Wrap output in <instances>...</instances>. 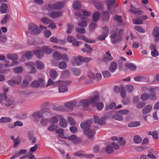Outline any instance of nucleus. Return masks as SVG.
Segmentation results:
<instances>
[{
    "mask_svg": "<svg viewBox=\"0 0 159 159\" xmlns=\"http://www.w3.org/2000/svg\"><path fill=\"white\" fill-rule=\"evenodd\" d=\"M93 118L94 122L96 123H98L100 125H103L106 123V117L104 116L99 119L98 116H94Z\"/></svg>",
    "mask_w": 159,
    "mask_h": 159,
    "instance_id": "12",
    "label": "nucleus"
},
{
    "mask_svg": "<svg viewBox=\"0 0 159 159\" xmlns=\"http://www.w3.org/2000/svg\"><path fill=\"white\" fill-rule=\"evenodd\" d=\"M135 81L139 82L144 81L145 80V78L144 76H137L134 78Z\"/></svg>",
    "mask_w": 159,
    "mask_h": 159,
    "instance_id": "60",
    "label": "nucleus"
},
{
    "mask_svg": "<svg viewBox=\"0 0 159 159\" xmlns=\"http://www.w3.org/2000/svg\"><path fill=\"white\" fill-rule=\"evenodd\" d=\"M113 59V57L111 56V53L109 51L106 52L105 54L103 56V61L105 62H109Z\"/></svg>",
    "mask_w": 159,
    "mask_h": 159,
    "instance_id": "17",
    "label": "nucleus"
},
{
    "mask_svg": "<svg viewBox=\"0 0 159 159\" xmlns=\"http://www.w3.org/2000/svg\"><path fill=\"white\" fill-rule=\"evenodd\" d=\"M64 4L65 3L63 2H57L55 3V5H56L55 6L58 7V8H57V10L63 8L64 6Z\"/></svg>",
    "mask_w": 159,
    "mask_h": 159,
    "instance_id": "49",
    "label": "nucleus"
},
{
    "mask_svg": "<svg viewBox=\"0 0 159 159\" xmlns=\"http://www.w3.org/2000/svg\"><path fill=\"white\" fill-rule=\"evenodd\" d=\"M150 98L149 95L147 93L142 94L141 95V99L143 100H146Z\"/></svg>",
    "mask_w": 159,
    "mask_h": 159,
    "instance_id": "57",
    "label": "nucleus"
},
{
    "mask_svg": "<svg viewBox=\"0 0 159 159\" xmlns=\"http://www.w3.org/2000/svg\"><path fill=\"white\" fill-rule=\"evenodd\" d=\"M64 82H66L65 83H69V84H70V82H66V81H64ZM64 84H62V85L60 86L58 88V89L60 92H66L68 90L67 88L65 85H63ZM66 85H68V84H66Z\"/></svg>",
    "mask_w": 159,
    "mask_h": 159,
    "instance_id": "31",
    "label": "nucleus"
},
{
    "mask_svg": "<svg viewBox=\"0 0 159 159\" xmlns=\"http://www.w3.org/2000/svg\"><path fill=\"white\" fill-rule=\"evenodd\" d=\"M124 34V30L121 29L120 30L118 34L116 33H114L111 35V38L112 39L111 42L112 44H115L121 41V36Z\"/></svg>",
    "mask_w": 159,
    "mask_h": 159,
    "instance_id": "1",
    "label": "nucleus"
},
{
    "mask_svg": "<svg viewBox=\"0 0 159 159\" xmlns=\"http://www.w3.org/2000/svg\"><path fill=\"white\" fill-rule=\"evenodd\" d=\"M7 58L9 59L12 60H16L18 57V56L17 55L14 54H8L7 55Z\"/></svg>",
    "mask_w": 159,
    "mask_h": 159,
    "instance_id": "36",
    "label": "nucleus"
},
{
    "mask_svg": "<svg viewBox=\"0 0 159 159\" xmlns=\"http://www.w3.org/2000/svg\"><path fill=\"white\" fill-rule=\"evenodd\" d=\"M152 106L151 104H148L145 106L142 109V113L145 115L150 113L152 110Z\"/></svg>",
    "mask_w": 159,
    "mask_h": 159,
    "instance_id": "14",
    "label": "nucleus"
},
{
    "mask_svg": "<svg viewBox=\"0 0 159 159\" xmlns=\"http://www.w3.org/2000/svg\"><path fill=\"white\" fill-rule=\"evenodd\" d=\"M68 123L72 126H74L76 124V121L73 118L70 116H68L67 118Z\"/></svg>",
    "mask_w": 159,
    "mask_h": 159,
    "instance_id": "46",
    "label": "nucleus"
},
{
    "mask_svg": "<svg viewBox=\"0 0 159 159\" xmlns=\"http://www.w3.org/2000/svg\"><path fill=\"white\" fill-rule=\"evenodd\" d=\"M135 30L139 33H144L145 30L143 29V28L139 25H135L134 27Z\"/></svg>",
    "mask_w": 159,
    "mask_h": 159,
    "instance_id": "52",
    "label": "nucleus"
},
{
    "mask_svg": "<svg viewBox=\"0 0 159 159\" xmlns=\"http://www.w3.org/2000/svg\"><path fill=\"white\" fill-rule=\"evenodd\" d=\"M109 13L107 11H103L102 13L101 19L103 21H106L109 20Z\"/></svg>",
    "mask_w": 159,
    "mask_h": 159,
    "instance_id": "26",
    "label": "nucleus"
},
{
    "mask_svg": "<svg viewBox=\"0 0 159 159\" xmlns=\"http://www.w3.org/2000/svg\"><path fill=\"white\" fill-rule=\"evenodd\" d=\"M148 134L149 135H151L153 138L155 139H158L157 133L156 131H154L152 132L149 131L148 133Z\"/></svg>",
    "mask_w": 159,
    "mask_h": 159,
    "instance_id": "54",
    "label": "nucleus"
},
{
    "mask_svg": "<svg viewBox=\"0 0 159 159\" xmlns=\"http://www.w3.org/2000/svg\"><path fill=\"white\" fill-rule=\"evenodd\" d=\"M80 59L81 63L83 62L88 63L92 60L91 58L87 57H84L80 56Z\"/></svg>",
    "mask_w": 159,
    "mask_h": 159,
    "instance_id": "43",
    "label": "nucleus"
},
{
    "mask_svg": "<svg viewBox=\"0 0 159 159\" xmlns=\"http://www.w3.org/2000/svg\"><path fill=\"white\" fill-rule=\"evenodd\" d=\"M100 17V12L98 11H96L93 14V20L94 22H96L98 20Z\"/></svg>",
    "mask_w": 159,
    "mask_h": 159,
    "instance_id": "24",
    "label": "nucleus"
},
{
    "mask_svg": "<svg viewBox=\"0 0 159 159\" xmlns=\"http://www.w3.org/2000/svg\"><path fill=\"white\" fill-rule=\"evenodd\" d=\"M25 66L30 70L31 73H34L36 72V70L34 66L35 64L33 62L29 61L25 63Z\"/></svg>",
    "mask_w": 159,
    "mask_h": 159,
    "instance_id": "13",
    "label": "nucleus"
},
{
    "mask_svg": "<svg viewBox=\"0 0 159 159\" xmlns=\"http://www.w3.org/2000/svg\"><path fill=\"white\" fill-rule=\"evenodd\" d=\"M61 55L60 53L57 52H55L53 53V58L57 60H61Z\"/></svg>",
    "mask_w": 159,
    "mask_h": 159,
    "instance_id": "37",
    "label": "nucleus"
},
{
    "mask_svg": "<svg viewBox=\"0 0 159 159\" xmlns=\"http://www.w3.org/2000/svg\"><path fill=\"white\" fill-rule=\"evenodd\" d=\"M152 34L156 41L159 42V27H154L152 30Z\"/></svg>",
    "mask_w": 159,
    "mask_h": 159,
    "instance_id": "10",
    "label": "nucleus"
},
{
    "mask_svg": "<svg viewBox=\"0 0 159 159\" xmlns=\"http://www.w3.org/2000/svg\"><path fill=\"white\" fill-rule=\"evenodd\" d=\"M81 39L86 42L89 43H94L95 42V40L90 39L86 38V37L83 35L82 36Z\"/></svg>",
    "mask_w": 159,
    "mask_h": 159,
    "instance_id": "53",
    "label": "nucleus"
},
{
    "mask_svg": "<svg viewBox=\"0 0 159 159\" xmlns=\"http://www.w3.org/2000/svg\"><path fill=\"white\" fill-rule=\"evenodd\" d=\"M7 8V5L6 4L3 3L2 4L0 8L1 12L2 14L6 13L8 9Z\"/></svg>",
    "mask_w": 159,
    "mask_h": 159,
    "instance_id": "33",
    "label": "nucleus"
},
{
    "mask_svg": "<svg viewBox=\"0 0 159 159\" xmlns=\"http://www.w3.org/2000/svg\"><path fill=\"white\" fill-rule=\"evenodd\" d=\"M26 150L25 149H21L20 151L17 153L14 154V156H15L16 158L20 155L24 154L26 152Z\"/></svg>",
    "mask_w": 159,
    "mask_h": 159,
    "instance_id": "58",
    "label": "nucleus"
},
{
    "mask_svg": "<svg viewBox=\"0 0 159 159\" xmlns=\"http://www.w3.org/2000/svg\"><path fill=\"white\" fill-rule=\"evenodd\" d=\"M35 65L37 68L39 70L43 69L44 67V63L40 61H36L35 62Z\"/></svg>",
    "mask_w": 159,
    "mask_h": 159,
    "instance_id": "29",
    "label": "nucleus"
},
{
    "mask_svg": "<svg viewBox=\"0 0 159 159\" xmlns=\"http://www.w3.org/2000/svg\"><path fill=\"white\" fill-rule=\"evenodd\" d=\"M11 121V119L7 117H2L0 119V122L1 123L9 122Z\"/></svg>",
    "mask_w": 159,
    "mask_h": 159,
    "instance_id": "51",
    "label": "nucleus"
},
{
    "mask_svg": "<svg viewBox=\"0 0 159 159\" xmlns=\"http://www.w3.org/2000/svg\"><path fill=\"white\" fill-rule=\"evenodd\" d=\"M84 132L85 134L89 138H92L95 133L94 129H91L85 131Z\"/></svg>",
    "mask_w": 159,
    "mask_h": 159,
    "instance_id": "27",
    "label": "nucleus"
},
{
    "mask_svg": "<svg viewBox=\"0 0 159 159\" xmlns=\"http://www.w3.org/2000/svg\"><path fill=\"white\" fill-rule=\"evenodd\" d=\"M92 121L91 120H88L87 121L83 122L81 123L80 126L84 130V132L88 130L91 129L90 128V124L92 123Z\"/></svg>",
    "mask_w": 159,
    "mask_h": 159,
    "instance_id": "6",
    "label": "nucleus"
},
{
    "mask_svg": "<svg viewBox=\"0 0 159 159\" xmlns=\"http://www.w3.org/2000/svg\"><path fill=\"white\" fill-rule=\"evenodd\" d=\"M102 74L103 77L106 78L109 77L111 76L110 73L107 70L103 71Z\"/></svg>",
    "mask_w": 159,
    "mask_h": 159,
    "instance_id": "62",
    "label": "nucleus"
},
{
    "mask_svg": "<svg viewBox=\"0 0 159 159\" xmlns=\"http://www.w3.org/2000/svg\"><path fill=\"white\" fill-rule=\"evenodd\" d=\"M43 111L41 110V111H38L34 112L32 114L33 120L34 121H37L38 120L37 117L39 118H42L43 117Z\"/></svg>",
    "mask_w": 159,
    "mask_h": 159,
    "instance_id": "9",
    "label": "nucleus"
},
{
    "mask_svg": "<svg viewBox=\"0 0 159 159\" xmlns=\"http://www.w3.org/2000/svg\"><path fill=\"white\" fill-rule=\"evenodd\" d=\"M58 66L61 69H64L66 67V63L65 62H61L59 64Z\"/></svg>",
    "mask_w": 159,
    "mask_h": 159,
    "instance_id": "59",
    "label": "nucleus"
},
{
    "mask_svg": "<svg viewBox=\"0 0 159 159\" xmlns=\"http://www.w3.org/2000/svg\"><path fill=\"white\" fill-rule=\"evenodd\" d=\"M55 132L58 134V136L62 139H66L67 136L65 135L64 130L63 129L60 128L58 129L55 131Z\"/></svg>",
    "mask_w": 159,
    "mask_h": 159,
    "instance_id": "20",
    "label": "nucleus"
},
{
    "mask_svg": "<svg viewBox=\"0 0 159 159\" xmlns=\"http://www.w3.org/2000/svg\"><path fill=\"white\" fill-rule=\"evenodd\" d=\"M42 50H36L33 52L37 57L40 58L43 57V53Z\"/></svg>",
    "mask_w": 159,
    "mask_h": 159,
    "instance_id": "34",
    "label": "nucleus"
},
{
    "mask_svg": "<svg viewBox=\"0 0 159 159\" xmlns=\"http://www.w3.org/2000/svg\"><path fill=\"white\" fill-rule=\"evenodd\" d=\"M140 125L138 121H133L128 123V126L129 127H134L139 126Z\"/></svg>",
    "mask_w": 159,
    "mask_h": 159,
    "instance_id": "35",
    "label": "nucleus"
},
{
    "mask_svg": "<svg viewBox=\"0 0 159 159\" xmlns=\"http://www.w3.org/2000/svg\"><path fill=\"white\" fill-rule=\"evenodd\" d=\"M48 16L52 18H56L61 16L63 12L60 11H52L48 14Z\"/></svg>",
    "mask_w": 159,
    "mask_h": 159,
    "instance_id": "8",
    "label": "nucleus"
},
{
    "mask_svg": "<svg viewBox=\"0 0 159 159\" xmlns=\"http://www.w3.org/2000/svg\"><path fill=\"white\" fill-rule=\"evenodd\" d=\"M71 63L74 65H75L76 64L77 66L81 65L82 63L80 59V56H79L78 57H73L71 60Z\"/></svg>",
    "mask_w": 159,
    "mask_h": 159,
    "instance_id": "16",
    "label": "nucleus"
},
{
    "mask_svg": "<svg viewBox=\"0 0 159 159\" xmlns=\"http://www.w3.org/2000/svg\"><path fill=\"white\" fill-rule=\"evenodd\" d=\"M132 22L134 24H141L143 23V21L139 17L137 19H134L132 20Z\"/></svg>",
    "mask_w": 159,
    "mask_h": 159,
    "instance_id": "47",
    "label": "nucleus"
},
{
    "mask_svg": "<svg viewBox=\"0 0 159 159\" xmlns=\"http://www.w3.org/2000/svg\"><path fill=\"white\" fill-rule=\"evenodd\" d=\"M117 67V64L116 62H111L108 68V70L112 72H114Z\"/></svg>",
    "mask_w": 159,
    "mask_h": 159,
    "instance_id": "25",
    "label": "nucleus"
},
{
    "mask_svg": "<svg viewBox=\"0 0 159 159\" xmlns=\"http://www.w3.org/2000/svg\"><path fill=\"white\" fill-rule=\"evenodd\" d=\"M73 8L76 10H78L81 7L80 2L79 1H75L73 4Z\"/></svg>",
    "mask_w": 159,
    "mask_h": 159,
    "instance_id": "44",
    "label": "nucleus"
},
{
    "mask_svg": "<svg viewBox=\"0 0 159 159\" xmlns=\"http://www.w3.org/2000/svg\"><path fill=\"white\" fill-rule=\"evenodd\" d=\"M67 139L69 141L74 144H78L80 143L82 139L81 138L78 137L75 134H73L69 137H67Z\"/></svg>",
    "mask_w": 159,
    "mask_h": 159,
    "instance_id": "5",
    "label": "nucleus"
},
{
    "mask_svg": "<svg viewBox=\"0 0 159 159\" xmlns=\"http://www.w3.org/2000/svg\"><path fill=\"white\" fill-rule=\"evenodd\" d=\"M78 26L82 27H85L87 25V23L85 21L82 20V21L79 22L77 24Z\"/></svg>",
    "mask_w": 159,
    "mask_h": 159,
    "instance_id": "55",
    "label": "nucleus"
},
{
    "mask_svg": "<svg viewBox=\"0 0 159 159\" xmlns=\"http://www.w3.org/2000/svg\"><path fill=\"white\" fill-rule=\"evenodd\" d=\"M25 57L28 60H30L33 56V53L31 51H28L24 52Z\"/></svg>",
    "mask_w": 159,
    "mask_h": 159,
    "instance_id": "40",
    "label": "nucleus"
},
{
    "mask_svg": "<svg viewBox=\"0 0 159 159\" xmlns=\"http://www.w3.org/2000/svg\"><path fill=\"white\" fill-rule=\"evenodd\" d=\"M78 103L79 105V107L81 106L84 107H88L90 104L89 99H83L80 101L79 102H78Z\"/></svg>",
    "mask_w": 159,
    "mask_h": 159,
    "instance_id": "19",
    "label": "nucleus"
},
{
    "mask_svg": "<svg viewBox=\"0 0 159 159\" xmlns=\"http://www.w3.org/2000/svg\"><path fill=\"white\" fill-rule=\"evenodd\" d=\"M103 30L102 32V35L98 36L97 39L99 41L104 40L106 37L107 36L109 33V30L108 27L105 26L102 28Z\"/></svg>",
    "mask_w": 159,
    "mask_h": 159,
    "instance_id": "4",
    "label": "nucleus"
},
{
    "mask_svg": "<svg viewBox=\"0 0 159 159\" xmlns=\"http://www.w3.org/2000/svg\"><path fill=\"white\" fill-rule=\"evenodd\" d=\"M106 152L107 154H110L114 152V150L112 146L110 144H107L106 148Z\"/></svg>",
    "mask_w": 159,
    "mask_h": 159,
    "instance_id": "45",
    "label": "nucleus"
},
{
    "mask_svg": "<svg viewBox=\"0 0 159 159\" xmlns=\"http://www.w3.org/2000/svg\"><path fill=\"white\" fill-rule=\"evenodd\" d=\"M73 155L78 157H85L87 158H92L94 157V155L92 154H83L79 152H76Z\"/></svg>",
    "mask_w": 159,
    "mask_h": 159,
    "instance_id": "22",
    "label": "nucleus"
},
{
    "mask_svg": "<svg viewBox=\"0 0 159 159\" xmlns=\"http://www.w3.org/2000/svg\"><path fill=\"white\" fill-rule=\"evenodd\" d=\"M95 7L98 9L102 10L103 8V4L101 3H97L95 4Z\"/></svg>",
    "mask_w": 159,
    "mask_h": 159,
    "instance_id": "64",
    "label": "nucleus"
},
{
    "mask_svg": "<svg viewBox=\"0 0 159 159\" xmlns=\"http://www.w3.org/2000/svg\"><path fill=\"white\" fill-rule=\"evenodd\" d=\"M43 52L47 54L51 53L52 52V49L48 46H44L41 48Z\"/></svg>",
    "mask_w": 159,
    "mask_h": 159,
    "instance_id": "23",
    "label": "nucleus"
},
{
    "mask_svg": "<svg viewBox=\"0 0 159 159\" xmlns=\"http://www.w3.org/2000/svg\"><path fill=\"white\" fill-rule=\"evenodd\" d=\"M96 27V24L95 23H91L89 25V28L90 31H92L94 30Z\"/></svg>",
    "mask_w": 159,
    "mask_h": 159,
    "instance_id": "63",
    "label": "nucleus"
},
{
    "mask_svg": "<svg viewBox=\"0 0 159 159\" xmlns=\"http://www.w3.org/2000/svg\"><path fill=\"white\" fill-rule=\"evenodd\" d=\"M120 92L121 96L123 98H125L126 96V93L125 88L123 86H120Z\"/></svg>",
    "mask_w": 159,
    "mask_h": 159,
    "instance_id": "50",
    "label": "nucleus"
},
{
    "mask_svg": "<svg viewBox=\"0 0 159 159\" xmlns=\"http://www.w3.org/2000/svg\"><path fill=\"white\" fill-rule=\"evenodd\" d=\"M65 106L68 111H71L75 107H79L78 102L75 101L68 102L65 104Z\"/></svg>",
    "mask_w": 159,
    "mask_h": 159,
    "instance_id": "2",
    "label": "nucleus"
},
{
    "mask_svg": "<svg viewBox=\"0 0 159 159\" xmlns=\"http://www.w3.org/2000/svg\"><path fill=\"white\" fill-rule=\"evenodd\" d=\"M40 21L42 23L46 24H49L52 22V20L46 17H43L40 19Z\"/></svg>",
    "mask_w": 159,
    "mask_h": 159,
    "instance_id": "32",
    "label": "nucleus"
},
{
    "mask_svg": "<svg viewBox=\"0 0 159 159\" xmlns=\"http://www.w3.org/2000/svg\"><path fill=\"white\" fill-rule=\"evenodd\" d=\"M113 118L118 120H122L123 119V117L120 114H119V111L116 113L114 114L112 116Z\"/></svg>",
    "mask_w": 159,
    "mask_h": 159,
    "instance_id": "38",
    "label": "nucleus"
},
{
    "mask_svg": "<svg viewBox=\"0 0 159 159\" xmlns=\"http://www.w3.org/2000/svg\"><path fill=\"white\" fill-rule=\"evenodd\" d=\"M66 82H63L61 80H59L56 82H54L52 80L50 79H49L47 84L46 85V87H48L51 85H53L55 86H58L60 84H68L69 83H65Z\"/></svg>",
    "mask_w": 159,
    "mask_h": 159,
    "instance_id": "7",
    "label": "nucleus"
},
{
    "mask_svg": "<svg viewBox=\"0 0 159 159\" xmlns=\"http://www.w3.org/2000/svg\"><path fill=\"white\" fill-rule=\"evenodd\" d=\"M116 2V0H110L107 1V8L108 10L110 11V12L112 13L110 10L112 8V7H113V5H114Z\"/></svg>",
    "mask_w": 159,
    "mask_h": 159,
    "instance_id": "28",
    "label": "nucleus"
},
{
    "mask_svg": "<svg viewBox=\"0 0 159 159\" xmlns=\"http://www.w3.org/2000/svg\"><path fill=\"white\" fill-rule=\"evenodd\" d=\"M99 96L98 93H96V94L94 96L89 98L90 103L93 106H96L97 103L99 101Z\"/></svg>",
    "mask_w": 159,
    "mask_h": 159,
    "instance_id": "11",
    "label": "nucleus"
},
{
    "mask_svg": "<svg viewBox=\"0 0 159 159\" xmlns=\"http://www.w3.org/2000/svg\"><path fill=\"white\" fill-rule=\"evenodd\" d=\"M111 139L113 141H117L120 146H124L126 144L125 140L121 137L118 138L116 136H113L111 137Z\"/></svg>",
    "mask_w": 159,
    "mask_h": 159,
    "instance_id": "15",
    "label": "nucleus"
},
{
    "mask_svg": "<svg viewBox=\"0 0 159 159\" xmlns=\"http://www.w3.org/2000/svg\"><path fill=\"white\" fill-rule=\"evenodd\" d=\"M116 104L115 102H112L110 105H107L105 108V110L107 111L109 109H116Z\"/></svg>",
    "mask_w": 159,
    "mask_h": 159,
    "instance_id": "42",
    "label": "nucleus"
},
{
    "mask_svg": "<svg viewBox=\"0 0 159 159\" xmlns=\"http://www.w3.org/2000/svg\"><path fill=\"white\" fill-rule=\"evenodd\" d=\"M29 30H31V33L33 34L37 35L39 34L40 32L38 27L34 24H30L28 27Z\"/></svg>",
    "mask_w": 159,
    "mask_h": 159,
    "instance_id": "3",
    "label": "nucleus"
},
{
    "mask_svg": "<svg viewBox=\"0 0 159 159\" xmlns=\"http://www.w3.org/2000/svg\"><path fill=\"white\" fill-rule=\"evenodd\" d=\"M58 121V119L57 117L54 116L52 117L49 120V122L50 123L53 124L57 122Z\"/></svg>",
    "mask_w": 159,
    "mask_h": 159,
    "instance_id": "61",
    "label": "nucleus"
},
{
    "mask_svg": "<svg viewBox=\"0 0 159 159\" xmlns=\"http://www.w3.org/2000/svg\"><path fill=\"white\" fill-rule=\"evenodd\" d=\"M134 142L137 144H139L141 143L142 139L138 135L135 136L134 138Z\"/></svg>",
    "mask_w": 159,
    "mask_h": 159,
    "instance_id": "48",
    "label": "nucleus"
},
{
    "mask_svg": "<svg viewBox=\"0 0 159 159\" xmlns=\"http://www.w3.org/2000/svg\"><path fill=\"white\" fill-rule=\"evenodd\" d=\"M58 117L60 118L59 123L60 125L62 127L65 128L67 126L68 124L66 119L63 118L60 115L58 116Z\"/></svg>",
    "mask_w": 159,
    "mask_h": 159,
    "instance_id": "21",
    "label": "nucleus"
},
{
    "mask_svg": "<svg viewBox=\"0 0 159 159\" xmlns=\"http://www.w3.org/2000/svg\"><path fill=\"white\" fill-rule=\"evenodd\" d=\"M8 88L4 89V97L5 98V100L6 101L5 105L6 107H9L11 105H12L13 103V101L11 100H10L9 99L7 98L6 97V93L8 91Z\"/></svg>",
    "mask_w": 159,
    "mask_h": 159,
    "instance_id": "18",
    "label": "nucleus"
},
{
    "mask_svg": "<svg viewBox=\"0 0 159 159\" xmlns=\"http://www.w3.org/2000/svg\"><path fill=\"white\" fill-rule=\"evenodd\" d=\"M126 67L132 71H135L137 68L136 66L133 63L131 62H127L125 64Z\"/></svg>",
    "mask_w": 159,
    "mask_h": 159,
    "instance_id": "30",
    "label": "nucleus"
},
{
    "mask_svg": "<svg viewBox=\"0 0 159 159\" xmlns=\"http://www.w3.org/2000/svg\"><path fill=\"white\" fill-rule=\"evenodd\" d=\"M130 9H129V11L130 13H133L137 14L139 13L138 12V11L137 10V9L133 7L132 5L130 6Z\"/></svg>",
    "mask_w": 159,
    "mask_h": 159,
    "instance_id": "56",
    "label": "nucleus"
},
{
    "mask_svg": "<svg viewBox=\"0 0 159 159\" xmlns=\"http://www.w3.org/2000/svg\"><path fill=\"white\" fill-rule=\"evenodd\" d=\"M50 75L52 79H56L58 76V74L55 70H52L50 71Z\"/></svg>",
    "mask_w": 159,
    "mask_h": 159,
    "instance_id": "39",
    "label": "nucleus"
},
{
    "mask_svg": "<svg viewBox=\"0 0 159 159\" xmlns=\"http://www.w3.org/2000/svg\"><path fill=\"white\" fill-rule=\"evenodd\" d=\"M14 72L16 73H21L23 70V68L22 67L19 66L15 67L13 69Z\"/></svg>",
    "mask_w": 159,
    "mask_h": 159,
    "instance_id": "41",
    "label": "nucleus"
}]
</instances>
